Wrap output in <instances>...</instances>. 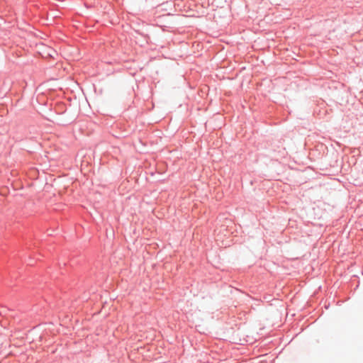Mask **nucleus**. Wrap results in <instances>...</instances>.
Masks as SVG:
<instances>
[{
    "mask_svg": "<svg viewBox=\"0 0 363 363\" xmlns=\"http://www.w3.org/2000/svg\"><path fill=\"white\" fill-rule=\"evenodd\" d=\"M48 55L50 56V57H52V54H51L50 52L48 53Z\"/></svg>",
    "mask_w": 363,
    "mask_h": 363,
    "instance_id": "f257e3e1",
    "label": "nucleus"
}]
</instances>
